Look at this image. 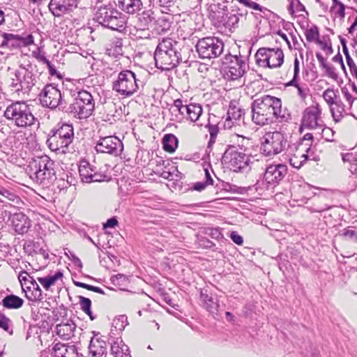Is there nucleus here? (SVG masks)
I'll list each match as a JSON object with an SVG mask.
<instances>
[{
	"mask_svg": "<svg viewBox=\"0 0 357 357\" xmlns=\"http://www.w3.org/2000/svg\"><path fill=\"white\" fill-rule=\"evenodd\" d=\"M111 354L114 357H131L128 347L121 340H116L112 344Z\"/></svg>",
	"mask_w": 357,
	"mask_h": 357,
	"instance_id": "c756f323",
	"label": "nucleus"
},
{
	"mask_svg": "<svg viewBox=\"0 0 357 357\" xmlns=\"http://www.w3.org/2000/svg\"><path fill=\"white\" fill-rule=\"evenodd\" d=\"M251 109L252 121L261 126L276 121L286 122L290 117L286 110L282 109L281 100L269 95L255 99L251 105Z\"/></svg>",
	"mask_w": 357,
	"mask_h": 357,
	"instance_id": "f257e3e1",
	"label": "nucleus"
},
{
	"mask_svg": "<svg viewBox=\"0 0 357 357\" xmlns=\"http://www.w3.org/2000/svg\"><path fill=\"white\" fill-rule=\"evenodd\" d=\"M321 137L327 142H334L335 131L329 127L323 126L321 129Z\"/></svg>",
	"mask_w": 357,
	"mask_h": 357,
	"instance_id": "de8ad7c7",
	"label": "nucleus"
},
{
	"mask_svg": "<svg viewBox=\"0 0 357 357\" xmlns=\"http://www.w3.org/2000/svg\"><path fill=\"white\" fill-rule=\"evenodd\" d=\"M64 96L70 97L67 105L64 107V112L71 114L79 119H84L89 117L94 109L95 101L89 91L79 90L77 87L72 84L66 85Z\"/></svg>",
	"mask_w": 357,
	"mask_h": 357,
	"instance_id": "f03ea898",
	"label": "nucleus"
},
{
	"mask_svg": "<svg viewBox=\"0 0 357 357\" xmlns=\"http://www.w3.org/2000/svg\"><path fill=\"white\" fill-rule=\"evenodd\" d=\"M251 157L244 153L232 151L230 153L229 165L234 172H244L250 169Z\"/></svg>",
	"mask_w": 357,
	"mask_h": 357,
	"instance_id": "aec40b11",
	"label": "nucleus"
},
{
	"mask_svg": "<svg viewBox=\"0 0 357 357\" xmlns=\"http://www.w3.org/2000/svg\"><path fill=\"white\" fill-rule=\"evenodd\" d=\"M340 17L344 18L345 16V7L343 3H339L336 9H331Z\"/></svg>",
	"mask_w": 357,
	"mask_h": 357,
	"instance_id": "bf43d9fd",
	"label": "nucleus"
},
{
	"mask_svg": "<svg viewBox=\"0 0 357 357\" xmlns=\"http://www.w3.org/2000/svg\"><path fill=\"white\" fill-rule=\"evenodd\" d=\"M158 40V68L162 70H171L178 63V54L174 48V44L176 43L169 38Z\"/></svg>",
	"mask_w": 357,
	"mask_h": 357,
	"instance_id": "0eeeda50",
	"label": "nucleus"
},
{
	"mask_svg": "<svg viewBox=\"0 0 357 357\" xmlns=\"http://www.w3.org/2000/svg\"><path fill=\"white\" fill-rule=\"evenodd\" d=\"M112 89L123 96H132L138 89L135 74L128 70L120 72L117 79L113 82Z\"/></svg>",
	"mask_w": 357,
	"mask_h": 357,
	"instance_id": "9b49d317",
	"label": "nucleus"
},
{
	"mask_svg": "<svg viewBox=\"0 0 357 357\" xmlns=\"http://www.w3.org/2000/svg\"><path fill=\"white\" fill-rule=\"evenodd\" d=\"M12 321L7 317L4 314L0 312V328L8 332L10 334L13 333V329L11 328Z\"/></svg>",
	"mask_w": 357,
	"mask_h": 357,
	"instance_id": "79ce46f5",
	"label": "nucleus"
},
{
	"mask_svg": "<svg viewBox=\"0 0 357 357\" xmlns=\"http://www.w3.org/2000/svg\"><path fill=\"white\" fill-rule=\"evenodd\" d=\"M161 15H158V33H166L173 22V15L166 10H160Z\"/></svg>",
	"mask_w": 357,
	"mask_h": 357,
	"instance_id": "bb28decb",
	"label": "nucleus"
},
{
	"mask_svg": "<svg viewBox=\"0 0 357 357\" xmlns=\"http://www.w3.org/2000/svg\"><path fill=\"white\" fill-rule=\"evenodd\" d=\"M75 179L72 175H68L66 173H63L62 175L57 178L56 176V181L54 183V187H56L60 191L68 189L71 186L75 185Z\"/></svg>",
	"mask_w": 357,
	"mask_h": 357,
	"instance_id": "2f4dec72",
	"label": "nucleus"
},
{
	"mask_svg": "<svg viewBox=\"0 0 357 357\" xmlns=\"http://www.w3.org/2000/svg\"><path fill=\"white\" fill-rule=\"evenodd\" d=\"M142 16L143 20L147 24L151 22L153 20H155L154 12L151 10L144 11Z\"/></svg>",
	"mask_w": 357,
	"mask_h": 357,
	"instance_id": "6e6d98bb",
	"label": "nucleus"
},
{
	"mask_svg": "<svg viewBox=\"0 0 357 357\" xmlns=\"http://www.w3.org/2000/svg\"><path fill=\"white\" fill-rule=\"evenodd\" d=\"M36 243L33 241H28L24 245V250L29 255H33L36 253Z\"/></svg>",
	"mask_w": 357,
	"mask_h": 357,
	"instance_id": "5fc2aeb1",
	"label": "nucleus"
},
{
	"mask_svg": "<svg viewBox=\"0 0 357 357\" xmlns=\"http://www.w3.org/2000/svg\"><path fill=\"white\" fill-rule=\"evenodd\" d=\"M54 165V162L45 155L32 159L29 162L26 172L31 179L43 188L49 189L54 187L56 181Z\"/></svg>",
	"mask_w": 357,
	"mask_h": 357,
	"instance_id": "7ed1b4c3",
	"label": "nucleus"
},
{
	"mask_svg": "<svg viewBox=\"0 0 357 357\" xmlns=\"http://www.w3.org/2000/svg\"><path fill=\"white\" fill-rule=\"evenodd\" d=\"M269 49L262 47L259 48L255 54L257 63L261 67H268V55L269 54Z\"/></svg>",
	"mask_w": 357,
	"mask_h": 357,
	"instance_id": "4c0bfd02",
	"label": "nucleus"
},
{
	"mask_svg": "<svg viewBox=\"0 0 357 357\" xmlns=\"http://www.w3.org/2000/svg\"><path fill=\"white\" fill-rule=\"evenodd\" d=\"M117 6L130 15L137 13L143 7L142 0H117Z\"/></svg>",
	"mask_w": 357,
	"mask_h": 357,
	"instance_id": "5701e85b",
	"label": "nucleus"
},
{
	"mask_svg": "<svg viewBox=\"0 0 357 357\" xmlns=\"http://www.w3.org/2000/svg\"><path fill=\"white\" fill-rule=\"evenodd\" d=\"M231 239L237 245H241L243 243V240L241 236H240L236 231H232L230 234Z\"/></svg>",
	"mask_w": 357,
	"mask_h": 357,
	"instance_id": "13d9d810",
	"label": "nucleus"
},
{
	"mask_svg": "<svg viewBox=\"0 0 357 357\" xmlns=\"http://www.w3.org/2000/svg\"><path fill=\"white\" fill-rule=\"evenodd\" d=\"M322 111L318 103L305 109L301 119V128L307 130H320L324 126L321 116Z\"/></svg>",
	"mask_w": 357,
	"mask_h": 357,
	"instance_id": "2eb2a0df",
	"label": "nucleus"
},
{
	"mask_svg": "<svg viewBox=\"0 0 357 357\" xmlns=\"http://www.w3.org/2000/svg\"><path fill=\"white\" fill-rule=\"evenodd\" d=\"M12 222L15 231L20 234L26 233L30 227L28 218L22 213L15 214L13 217Z\"/></svg>",
	"mask_w": 357,
	"mask_h": 357,
	"instance_id": "b1692460",
	"label": "nucleus"
},
{
	"mask_svg": "<svg viewBox=\"0 0 357 357\" xmlns=\"http://www.w3.org/2000/svg\"><path fill=\"white\" fill-rule=\"evenodd\" d=\"M31 55L38 61L41 62L44 64L48 61V59L45 56V53L42 51V48L40 47H38L36 50H33L31 52Z\"/></svg>",
	"mask_w": 357,
	"mask_h": 357,
	"instance_id": "09e8293b",
	"label": "nucleus"
},
{
	"mask_svg": "<svg viewBox=\"0 0 357 357\" xmlns=\"http://www.w3.org/2000/svg\"><path fill=\"white\" fill-rule=\"evenodd\" d=\"M249 8H253V9L257 10H259L264 15H266V13H268L269 12V10L267 8L260 6L259 4H258V3H257L254 2V1L251 2V4H250Z\"/></svg>",
	"mask_w": 357,
	"mask_h": 357,
	"instance_id": "680f3d73",
	"label": "nucleus"
},
{
	"mask_svg": "<svg viewBox=\"0 0 357 357\" xmlns=\"http://www.w3.org/2000/svg\"><path fill=\"white\" fill-rule=\"evenodd\" d=\"M24 300L14 294L5 296L1 301L3 307L7 309H18L23 305Z\"/></svg>",
	"mask_w": 357,
	"mask_h": 357,
	"instance_id": "72a5a7b5",
	"label": "nucleus"
},
{
	"mask_svg": "<svg viewBox=\"0 0 357 357\" xmlns=\"http://www.w3.org/2000/svg\"><path fill=\"white\" fill-rule=\"evenodd\" d=\"M79 0H50L48 7L51 13L56 17L71 15L78 7Z\"/></svg>",
	"mask_w": 357,
	"mask_h": 357,
	"instance_id": "f3484780",
	"label": "nucleus"
},
{
	"mask_svg": "<svg viewBox=\"0 0 357 357\" xmlns=\"http://www.w3.org/2000/svg\"><path fill=\"white\" fill-rule=\"evenodd\" d=\"M112 284L116 287L122 289L123 287L127 286L128 279L123 274H117L116 275H113L110 278Z\"/></svg>",
	"mask_w": 357,
	"mask_h": 357,
	"instance_id": "ea45409f",
	"label": "nucleus"
},
{
	"mask_svg": "<svg viewBox=\"0 0 357 357\" xmlns=\"http://www.w3.org/2000/svg\"><path fill=\"white\" fill-rule=\"evenodd\" d=\"M29 277L26 271H21L18 275V279L24 291H25L26 286H28L29 283L30 284L31 278Z\"/></svg>",
	"mask_w": 357,
	"mask_h": 357,
	"instance_id": "3c124183",
	"label": "nucleus"
},
{
	"mask_svg": "<svg viewBox=\"0 0 357 357\" xmlns=\"http://www.w3.org/2000/svg\"><path fill=\"white\" fill-rule=\"evenodd\" d=\"M148 194L149 193L147 192H143L142 195L140 196V198L144 199V200H143L142 203L144 206H147L154 210V206H155V199H149V197H147L146 195Z\"/></svg>",
	"mask_w": 357,
	"mask_h": 357,
	"instance_id": "864d4df0",
	"label": "nucleus"
},
{
	"mask_svg": "<svg viewBox=\"0 0 357 357\" xmlns=\"http://www.w3.org/2000/svg\"><path fill=\"white\" fill-rule=\"evenodd\" d=\"M79 305L82 310L85 312L90 317L91 320H94L96 317L93 315V313L91 310V301L89 298H85L84 296H80L79 297Z\"/></svg>",
	"mask_w": 357,
	"mask_h": 357,
	"instance_id": "58836bf2",
	"label": "nucleus"
},
{
	"mask_svg": "<svg viewBox=\"0 0 357 357\" xmlns=\"http://www.w3.org/2000/svg\"><path fill=\"white\" fill-rule=\"evenodd\" d=\"M195 47L199 57L202 59L218 57L224 50L222 41L215 37H206L199 39Z\"/></svg>",
	"mask_w": 357,
	"mask_h": 357,
	"instance_id": "f8f14e48",
	"label": "nucleus"
},
{
	"mask_svg": "<svg viewBox=\"0 0 357 357\" xmlns=\"http://www.w3.org/2000/svg\"><path fill=\"white\" fill-rule=\"evenodd\" d=\"M357 231L351 229L350 227L344 229L340 234V236L344 237L346 240L355 241Z\"/></svg>",
	"mask_w": 357,
	"mask_h": 357,
	"instance_id": "8fccbe9b",
	"label": "nucleus"
},
{
	"mask_svg": "<svg viewBox=\"0 0 357 357\" xmlns=\"http://www.w3.org/2000/svg\"><path fill=\"white\" fill-rule=\"evenodd\" d=\"M118 225V220L115 217L111 218L104 224V228H113Z\"/></svg>",
	"mask_w": 357,
	"mask_h": 357,
	"instance_id": "e2e57ef3",
	"label": "nucleus"
},
{
	"mask_svg": "<svg viewBox=\"0 0 357 357\" xmlns=\"http://www.w3.org/2000/svg\"><path fill=\"white\" fill-rule=\"evenodd\" d=\"M33 66L30 62L26 64H20L16 69L13 70L10 74V90L18 95L30 92L37 82L38 76Z\"/></svg>",
	"mask_w": 357,
	"mask_h": 357,
	"instance_id": "20e7f679",
	"label": "nucleus"
},
{
	"mask_svg": "<svg viewBox=\"0 0 357 357\" xmlns=\"http://www.w3.org/2000/svg\"><path fill=\"white\" fill-rule=\"evenodd\" d=\"M95 18L98 24L112 30L121 31L125 26L126 22L122 13L111 5L99 7Z\"/></svg>",
	"mask_w": 357,
	"mask_h": 357,
	"instance_id": "6e6552de",
	"label": "nucleus"
},
{
	"mask_svg": "<svg viewBox=\"0 0 357 357\" xmlns=\"http://www.w3.org/2000/svg\"><path fill=\"white\" fill-rule=\"evenodd\" d=\"M55 357H77V351L75 345L67 346L57 343L54 346Z\"/></svg>",
	"mask_w": 357,
	"mask_h": 357,
	"instance_id": "c85d7f7f",
	"label": "nucleus"
},
{
	"mask_svg": "<svg viewBox=\"0 0 357 357\" xmlns=\"http://www.w3.org/2000/svg\"><path fill=\"white\" fill-rule=\"evenodd\" d=\"M63 93L55 86L52 84L46 85L39 95V100L43 107L50 109L59 108L64 112V107L69 102L68 96H65Z\"/></svg>",
	"mask_w": 357,
	"mask_h": 357,
	"instance_id": "1a4fd4ad",
	"label": "nucleus"
},
{
	"mask_svg": "<svg viewBox=\"0 0 357 357\" xmlns=\"http://www.w3.org/2000/svg\"><path fill=\"white\" fill-rule=\"evenodd\" d=\"M246 61L247 57L241 54L230 56L225 70V78L227 80L240 82L248 68Z\"/></svg>",
	"mask_w": 357,
	"mask_h": 357,
	"instance_id": "4468645a",
	"label": "nucleus"
},
{
	"mask_svg": "<svg viewBox=\"0 0 357 357\" xmlns=\"http://www.w3.org/2000/svg\"><path fill=\"white\" fill-rule=\"evenodd\" d=\"M178 138L173 134H166L162 139V149L165 151L173 153L178 147Z\"/></svg>",
	"mask_w": 357,
	"mask_h": 357,
	"instance_id": "473e14b6",
	"label": "nucleus"
},
{
	"mask_svg": "<svg viewBox=\"0 0 357 357\" xmlns=\"http://www.w3.org/2000/svg\"><path fill=\"white\" fill-rule=\"evenodd\" d=\"M240 18H244L243 13H230L227 17L226 24L231 27H234L239 22Z\"/></svg>",
	"mask_w": 357,
	"mask_h": 357,
	"instance_id": "a18cd8bd",
	"label": "nucleus"
},
{
	"mask_svg": "<svg viewBox=\"0 0 357 357\" xmlns=\"http://www.w3.org/2000/svg\"><path fill=\"white\" fill-rule=\"evenodd\" d=\"M63 277V273L60 271H56L53 275L37 278V280L40 283L44 289L48 290L50 287L54 285L56 282Z\"/></svg>",
	"mask_w": 357,
	"mask_h": 357,
	"instance_id": "f704fd0d",
	"label": "nucleus"
},
{
	"mask_svg": "<svg viewBox=\"0 0 357 357\" xmlns=\"http://www.w3.org/2000/svg\"><path fill=\"white\" fill-rule=\"evenodd\" d=\"M95 149L98 153L119 156L123 152V144L120 139L114 135L100 137Z\"/></svg>",
	"mask_w": 357,
	"mask_h": 357,
	"instance_id": "dca6fc26",
	"label": "nucleus"
},
{
	"mask_svg": "<svg viewBox=\"0 0 357 357\" xmlns=\"http://www.w3.org/2000/svg\"><path fill=\"white\" fill-rule=\"evenodd\" d=\"M184 116L192 122H196L199 120L202 114V107L198 104H190L185 105Z\"/></svg>",
	"mask_w": 357,
	"mask_h": 357,
	"instance_id": "7c9ffc66",
	"label": "nucleus"
},
{
	"mask_svg": "<svg viewBox=\"0 0 357 357\" xmlns=\"http://www.w3.org/2000/svg\"><path fill=\"white\" fill-rule=\"evenodd\" d=\"M287 174V167L282 164L269 165L264 174V180L268 186L275 187L284 178Z\"/></svg>",
	"mask_w": 357,
	"mask_h": 357,
	"instance_id": "a211bd4d",
	"label": "nucleus"
},
{
	"mask_svg": "<svg viewBox=\"0 0 357 357\" xmlns=\"http://www.w3.org/2000/svg\"><path fill=\"white\" fill-rule=\"evenodd\" d=\"M199 246L204 248H211L215 246V244L210 240L206 238H202L199 240Z\"/></svg>",
	"mask_w": 357,
	"mask_h": 357,
	"instance_id": "4d7b16f0",
	"label": "nucleus"
},
{
	"mask_svg": "<svg viewBox=\"0 0 357 357\" xmlns=\"http://www.w3.org/2000/svg\"><path fill=\"white\" fill-rule=\"evenodd\" d=\"M105 346L106 342L105 341H100L98 338L93 337L90 342L89 350L93 356L100 355L104 353Z\"/></svg>",
	"mask_w": 357,
	"mask_h": 357,
	"instance_id": "c9c22d12",
	"label": "nucleus"
},
{
	"mask_svg": "<svg viewBox=\"0 0 357 357\" xmlns=\"http://www.w3.org/2000/svg\"><path fill=\"white\" fill-rule=\"evenodd\" d=\"M159 1V6L160 7H162L164 10H166L167 12V10H169V7H170L173 2H174V0H158Z\"/></svg>",
	"mask_w": 357,
	"mask_h": 357,
	"instance_id": "052dcab7",
	"label": "nucleus"
},
{
	"mask_svg": "<svg viewBox=\"0 0 357 357\" xmlns=\"http://www.w3.org/2000/svg\"><path fill=\"white\" fill-rule=\"evenodd\" d=\"M200 299L204 309L212 314H218L220 305L217 298H214L203 291H201Z\"/></svg>",
	"mask_w": 357,
	"mask_h": 357,
	"instance_id": "393cba45",
	"label": "nucleus"
},
{
	"mask_svg": "<svg viewBox=\"0 0 357 357\" xmlns=\"http://www.w3.org/2000/svg\"><path fill=\"white\" fill-rule=\"evenodd\" d=\"M308 159L306 153L297 151L289 158L290 165L296 169L301 168Z\"/></svg>",
	"mask_w": 357,
	"mask_h": 357,
	"instance_id": "e433bc0d",
	"label": "nucleus"
},
{
	"mask_svg": "<svg viewBox=\"0 0 357 357\" xmlns=\"http://www.w3.org/2000/svg\"><path fill=\"white\" fill-rule=\"evenodd\" d=\"M323 98L329 106L335 103V98H336L335 91L333 89H327L323 93Z\"/></svg>",
	"mask_w": 357,
	"mask_h": 357,
	"instance_id": "49530a36",
	"label": "nucleus"
},
{
	"mask_svg": "<svg viewBox=\"0 0 357 357\" xmlns=\"http://www.w3.org/2000/svg\"><path fill=\"white\" fill-rule=\"evenodd\" d=\"M0 47L10 50L26 47L34 44V38L31 33L14 34L0 31Z\"/></svg>",
	"mask_w": 357,
	"mask_h": 357,
	"instance_id": "ddd939ff",
	"label": "nucleus"
},
{
	"mask_svg": "<svg viewBox=\"0 0 357 357\" xmlns=\"http://www.w3.org/2000/svg\"><path fill=\"white\" fill-rule=\"evenodd\" d=\"M4 116L18 128L31 126L37 121L24 101H17L9 105L4 112Z\"/></svg>",
	"mask_w": 357,
	"mask_h": 357,
	"instance_id": "423d86ee",
	"label": "nucleus"
},
{
	"mask_svg": "<svg viewBox=\"0 0 357 357\" xmlns=\"http://www.w3.org/2000/svg\"><path fill=\"white\" fill-rule=\"evenodd\" d=\"M160 296H161V298L165 301L167 304H169L170 306H172L174 308H176V307H178V305H175L172 303V299L166 294H164L163 292H161L160 294Z\"/></svg>",
	"mask_w": 357,
	"mask_h": 357,
	"instance_id": "69168bd1",
	"label": "nucleus"
},
{
	"mask_svg": "<svg viewBox=\"0 0 357 357\" xmlns=\"http://www.w3.org/2000/svg\"><path fill=\"white\" fill-rule=\"evenodd\" d=\"M45 64H46V66L48 68V70H49V73L51 75L53 76V75H57V73H58L57 70L56 69L55 66L49 60Z\"/></svg>",
	"mask_w": 357,
	"mask_h": 357,
	"instance_id": "338daca9",
	"label": "nucleus"
},
{
	"mask_svg": "<svg viewBox=\"0 0 357 357\" xmlns=\"http://www.w3.org/2000/svg\"><path fill=\"white\" fill-rule=\"evenodd\" d=\"M305 36L308 42H319V32L318 27L314 25L306 29Z\"/></svg>",
	"mask_w": 357,
	"mask_h": 357,
	"instance_id": "a19ab883",
	"label": "nucleus"
},
{
	"mask_svg": "<svg viewBox=\"0 0 357 357\" xmlns=\"http://www.w3.org/2000/svg\"><path fill=\"white\" fill-rule=\"evenodd\" d=\"M167 106H169V108L165 109L162 112L164 118L167 116V113L171 115L169 117L171 121H176L180 118V116H184L183 108H184L185 105L183 104V100L181 99L174 100L173 103L170 105L167 103Z\"/></svg>",
	"mask_w": 357,
	"mask_h": 357,
	"instance_id": "412c9836",
	"label": "nucleus"
},
{
	"mask_svg": "<svg viewBox=\"0 0 357 357\" xmlns=\"http://www.w3.org/2000/svg\"><path fill=\"white\" fill-rule=\"evenodd\" d=\"M76 325L71 319H65L56 326V333L63 340H69L74 335Z\"/></svg>",
	"mask_w": 357,
	"mask_h": 357,
	"instance_id": "4be33fe9",
	"label": "nucleus"
},
{
	"mask_svg": "<svg viewBox=\"0 0 357 357\" xmlns=\"http://www.w3.org/2000/svg\"><path fill=\"white\" fill-rule=\"evenodd\" d=\"M79 173L84 183L101 182L107 178L105 174L98 172L96 167H92L87 161L81 162Z\"/></svg>",
	"mask_w": 357,
	"mask_h": 357,
	"instance_id": "6ab92c4d",
	"label": "nucleus"
},
{
	"mask_svg": "<svg viewBox=\"0 0 357 357\" xmlns=\"http://www.w3.org/2000/svg\"><path fill=\"white\" fill-rule=\"evenodd\" d=\"M158 176L163 178L164 179H167L169 181L174 179V174L170 172V171H163L162 172L159 173V171L158 170Z\"/></svg>",
	"mask_w": 357,
	"mask_h": 357,
	"instance_id": "0e129e2a",
	"label": "nucleus"
},
{
	"mask_svg": "<svg viewBox=\"0 0 357 357\" xmlns=\"http://www.w3.org/2000/svg\"><path fill=\"white\" fill-rule=\"evenodd\" d=\"M299 71V61L298 58L296 57L294 61V77L289 82V84H296V81L298 80Z\"/></svg>",
	"mask_w": 357,
	"mask_h": 357,
	"instance_id": "603ef678",
	"label": "nucleus"
},
{
	"mask_svg": "<svg viewBox=\"0 0 357 357\" xmlns=\"http://www.w3.org/2000/svg\"><path fill=\"white\" fill-rule=\"evenodd\" d=\"M208 184H206V182H197L194 184L193 189L197 191H202L206 188Z\"/></svg>",
	"mask_w": 357,
	"mask_h": 357,
	"instance_id": "774afa93",
	"label": "nucleus"
},
{
	"mask_svg": "<svg viewBox=\"0 0 357 357\" xmlns=\"http://www.w3.org/2000/svg\"><path fill=\"white\" fill-rule=\"evenodd\" d=\"M268 67L271 68L280 67L284 62V54L280 48H270L268 55Z\"/></svg>",
	"mask_w": 357,
	"mask_h": 357,
	"instance_id": "cd10ccee",
	"label": "nucleus"
},
{
	"mask_svg": "<svg viewBox=\"0 0 357 357\" xmlns=\"http://www.w3.org/2000/svg\"><path fill=\"white\" fill-rule=\"evenodd\" d=\"M287 86H295L297 89L298 95L301 98V100H304L306 98V97L308 94L309 89L307 87L305 84H300L298 80V81H296V84H289V82H288L287 84Z\"/></svg>",
	"mask_w": 357,
	"mask_h": 357,
	"instance_id": "37998d69",
	"label": "nucleus"
},
{
	"mask_svg": "<svg viewBox=\"0 0 357 357\" xmlns=\"http://www.w3.org/2000/svg\"><path fill=\"white\" fill-rule=\"evenodd\" d=\"M31 278L30 285L26 286L24 292L26 297L30 301H38L43 298L42 290L36 280L33 278Z\"/></svg>",
	"mask_w": 357,
	"mask_h": 357,
	"instance_id": "a878e982",
	"label": "nucleus"
},
{
	"mask_svg": "<svg viewBox=\"0 0 357 357\" xmlns=\"http://www.w3.org/2000/svg\"><path fill=\"white\" fill-rule=\"evenodd\" d=\"M205 127L208 129V132L210 133V141L209 144L214 143L215 139L218 135L219 132V128L217 125L210 123L209 119L208 120V123L205 125Z\"/></svg>",
	"mask_w": 357,
	"mask_h": 357,
	"instance_id": "c03bdc74",
	"label": "nucleus"
},
{
	"mask_svg": "<svg viewBox=\"0 0 357 357\" xmlns=\"http://www.w3.org/2000/svg\"><path fill=\"white\" fill-rule=\"evenodd\" d=\"M260 146L261 153L267 157H272L281 153L285 148L287 139L280 132H269L263 137Z\"/></svg>",
	"mask_w": 357,
	"mask_h": 357,
	"instance_id": "9d476101",
	"label": "nucleus"
},
{
	"mask_svg": "<svg viewBox=\"0 0 357 357\" xmlns=\"http://www.w3.org/2000/svg\"><path fill=\"white\" fill-rule=\"evenodd\" d=\"M74 139V129L72 125L58 124L56 128L50 130L46 144L50 149L57 153H66Z\"/></svg>",
	"mask_w": 357,
	"mask_h": 357,
	"instance_id": "39448f33",
	"label": "nucleus"
}]
</instances>
